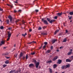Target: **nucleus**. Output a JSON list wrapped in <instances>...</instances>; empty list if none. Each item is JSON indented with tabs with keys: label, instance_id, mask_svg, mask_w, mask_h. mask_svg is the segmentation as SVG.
<instances>
[{
	"label": "nucleus",
	"instance_id": "obj_35",
	"mask_svg": "<svg viewBox=\"0 0 73 73\" xmlns=\"http://www.w3.org/2000/svg\"><path fill=\"white\" fill-rule=\"evenodd\" d=\"M0 28L1 29H4V27H3V26H1L0 27Z\"/></svg>",
	"mask_w": 73,
	"mask_h": 73
},
{
	"label": "nucleus",
	"instance_id": "obj_28",
	"mask_svg": "<svg viewBox=\"0 0 73 73\" xmlns=\"http://www.w3.org/2000/svg\"><path fill=\"white\" fill-rule=\"evenodd\" d=\"M47 20L48 21H49V22H50V19L49 18H47Z\"/></svg>",
	"mask_w": 73,
	"mask_h": 73
},
{
	"label": "nucleus",
	"instance_id": "obj_53",
	"mask_svg": "<svg viewBox=\"0 0 73 73\" xmlns=\"http://www.w3.org/2000/svg\"><path fill=\"white\" fill-rule=\"evenodd\" d=\"M9 7H10V8H12V7H13V6H12L11 5Z\"/></svg>",
	"mask_w": 73,
	"mask_h": 73
},
{
	"label": "nucleus",
	"instance_id": "obj_46",
	"mask_svg": "<svg viewBox=\"0 0 73 73\" xmlns=\"http://www.w3.org/2000/svg\"><path fill=\"white\" fill-rule=\"evenodd\" d=\"M8 29L9 30H11V29H12V28H8Z\"/></svg>",
	"mask_w": 73,
	"mask_h": 73
},
{
	"label": "nucleus",
	"instance_id": "obj_48",
	"mask_svg": "<svg viewBox=\"0 0 73 73\" xmlns=\"http://www.w3.org/2000/svg\"><path fill=\"white\" fill-rule=\"evenodd\" d=\"M14 3H18V2L17 1H16L15 2L14 1Z\"/></svg>",
	"mask_w": 73,
	"mask_h": 73
},
{
	"label": "nucleus",
	"instance_id": "obj_33",
	"mask_svg": "<svg viewBox=\"0 0 73 73\" xmlns=\"http://www.w3.org/2000/svg\"><path fill=\"white\" fill-rule=\"evenodd\" d=\"M35 54V52H33L31 53V54H32V55H34V54Z\"/></svg>",
	"mask_w": 73,
	"mask_h": 73
},
{
	"label": "nucleus",
	"instance_id": "obj_22",
	"mask_svg": "<svg viewBox=\"0 0 73 73\" xmlns=\"http://www.w3.org/2000/svg\"><path fill=\"white\" fill-rule=\"evenodd\" d=\"M70 15H73V11L70 12L69 13Z\"/></svg>",
	"mask_w": 73,
	"mask_h": 73
},
{
	"label": "nucleus",
	"instance_id": "obj_38",
	"mask_svg": "<svg viewBox=\"0 0 73 73\" xmlns=\"http://www.w3.org/2000/svg\"><path fill=\"white\" fill-rule=\"evenodd\" d=\"M44 44L45 45H47L48 44V43L46 42H44Z\"/></svg>",
	"mask_w": 73,
	"mask_h": 73
},
{
	"label": "nucleus",
	"instance_id": "obj_24",
	"mask_svg": "<svg viewBox=\"0 0 73 73\" xmlns=\"http://www.w3.org/2000/svg\"><path fill=\"white\" fill-rule=\"evenodd\" d=\"M32 42H33L34 43H36V41H33L32 42H31L30 43H28V44H32Z\"/></svg>",
	"mask_w": 73,
	"mask_h": 73
},
{
	"label": "nucleus",
	"instance_id": "obj_42",
	"mask_svg": "<svg viewBox=\"0 0 73 73\" xmlns=\"http://www.w3.org/2000/svg\"><path fill=\"white\" fill-rule=\"evenodd\" d=\"M32 29H30L29 30L30 32H32Z\"/></svg>",
	"mask_w": 73,
	"mask_h": 73
},
{
	"label": "nucleus",
	"instance_id": "obj_25",
	"mask_svg": "<svg viewBox=\"0 0 73 73\" xmlns=\"http://www.w3.org/2000/svg\"><path fill=\"white\" fill-rule=\"evenodd\" d=\"M58 31H59V30H57L56 31H55L54 33V35H56V33H57V32H58Z\"/></svg>",
	"mask_w": 73,
	"mask_h": 73
},
{
	"label": "nucleus",
	"instance_id": "obj_49",
	"mask_svg": "<svg viewBox=\"0 0 73 73\" xmlns=\"http://www.w3.org/2000/svg\"><path fill=\"white\" fill-rule=\"evenodd\" d=\"M50 48H51V49H52V50L53 49V46H51V47Z\"/></svg>",
	"mask_w": 73,
	"mask_h": 73
},
{
	"label": "nucleus",
	"instance_id": "obj_1",
	"mask_svg": "<svg viewBox=\"0 0 73 73\" xmlns=\"http://www.w3.org/2000/svg\"><path fill=\"white\" fill-rule=\"evenodd\" d=\"M33 62H34L35 64H36V68H38V65H39L40 64V62H37L36 63V61L35 60V59H33Z\"/></svg>",
	"mask_w": 73,
	"mask_h": 73
},
{
	"label": "nucleus",
	"instance_id": "obj_45",
	"mask_svg": "<svg viewBox=\"0 0 73 73\" xmlns=\"http://www.w3.org/2000/svg\"><path fill=\"white\" fill-rule=\"evenodd\" d=\"M64 48V47L62 46H61L60 47V49H62V48Z\"/></svg>",
	"mask_w": 73,
	"mask_h": 73
},
{
	"label": "nucleus",
	"instance_id": "obj_40",
	"mask_svg": "<svg viewBox=\"0 0 73 73\" xmlns=\"http://www.w3.org/2000/svg\"><path fill=\"white\" fill-rule=\"evenodd\" d=\"M35 11L36 12H38V10H35Z\"/></svg>",
	"mask_w": 73,
	"mask_h": 73
},
{
	"label": "nucleus",
	"instance_id": "obj_54",
	"mask_svg": "<svg viewBox=\"0 0 73 73\" xmlns=\"http://www.w3.org/2000/svg\"><path fill=\"white\" fill-rule=\"evenodd\" d=\"M18 73V71H16L14 73Z\"/></svg>",
	"mask_w": 73,
	"mask_h": 73
},
{
	"label": "nucleus",
	"instance_id": "obj_17",
	"mask_svg": "<svg viewBox=\"0 0 73 73\" xmlns=\"http://www.w3.org/2000/svg\"><path fill=\"white\" fill-rule=\"evenodd\" d=\"M34 66V64H31L29 65L30 67H32V66Z\"/></svg>",
	"mask_w": 73,
	"mask_h": 73
},
{
	"label": "nucleus",
	"instance_id": "obj_12",
	"mask_svg": "<svg viewBox=\"0 0 73 73\" xmlns=\"http://www.w3.org/2000/svg\"><path fill=\"white\" fill-rule=\"evenodd\" d=\"M54 21H55V20L54 19L50 21L49 23H53L54 22Z\"/></svg>",
	"mask_w": 73,
	"mask_h": 73
},
{
	"label": "nucleus",
	"instance_id": "obj_4",
	"mask_svg": "<svg viewBox=\"0 0 73 73\" xmlns=\"http://www.w3.org/2000/svg\"><path fill=\"white\" fill-rule=\"evenodd\" d=\"M42 22H43V23L45 24H46L47 25H48V22H47V21L45 20L44 19H42Z\"/></svg>",
	"mask_w": 73,
	"mask_h": 73
},
{
	"label": "nucleus",
	"instance_id": "obj_41",
	"mask_svg": "<svg viewBox=\"0 0 73 73\" xmlns=\"http://www.w3.org/2000/svg\"><path fill=\"white\" fill-rule=\"evenodd\" d=\"M0 11H3V9H1V8L0 7Z\"/></svg>",
	"mask_w": 73,
	"mask_h": 73
},
{
	"label": "nucleus",
	"instance_id": "obj_36",
	"mask_svg": "<svg viewBox=\"0 0 73 73\" xmlns=\"http://www.w3.org/2000/svg\"><path fill=\"white\" fill-rule=\"evenodd\" d=\"M19 21V19L17 20L16 21L15 23H17V22H18V21Z\"/></svg>",
	"mask_w": 73,
	"mask_h": 73
},
{
	"label": "nucleus",
	"instance_id": "obj_37",
	"mask_svg": "<svg viewBox=\"0 0 73 73\" xmlns=\"http://www.w3.org/2000/svg\"><path fill=\"white\" fill-rule=\"evenodd\" d=\"M54 19H57V16H56L54 17Z\"/></svg>",
	"mask_w": 73,
	"mask_h": 73
},
{
	"label": "nucleus",
	"instance_id": "obj_11",
	"mask_svg": "<svg viewBox=\"0 0 73 73\" xmlns=\"http://www.w3.org/2000/svg\"><path fill=\"white\" fill-rule=\"evenodd\" d=\"M70 65L69 64H68L66 65L65 66L66 68H69L70 67Z\"/></svg>",
	"mask_w": 73,
	"mask_h": 73
},
{
	"label": "nucleus",
	"instance_id": "obj_63",
	"mask_svg": "<svg viewBox=\"0 0 73 73\" xmlns=\"http://www.w3.org/2000/svg\"><path fill=\"white\" fill-rule=\"evenodd\" d=\"M0 21H1V23H2V22H1V19H0Z\"/></svg>",
	"mask_w": 73,
	"mask_h": 73
},
{
	"label": "nucleus",
	"instance_id": "obj_30",
	"mask_svg": "<svg viewBox=\"0 0 73 73\" xmlns=\"http://www.w3.org/2000/svg\"><path fill=\"white\" fill-rule=\"evenodd\" d=\"M41 29H42V28L41 27H39L38 28V30H41Z\"/></svg>",
	"mask_w": 73,
	"mask_h": 73
},
{
	"label": "nucleus",
	"instance_id": "obj_15",
	"mask_svg": "<svg viewBox=\"0 0 73 73\" xmlns=\"http://www.w3.org/2000/svg\"><path fill=\"white\" fill-rule=\"evenodd\" d=\"M56 41H57L56 39H54L52 41V42L53 44H54Z\"/></svg>",
	"mask_w": 73,
	"mask_h": 73
},
{
	"label": "nucleus",
	"instance_id": "obj_39",
	"mask_svg": "<svg viewBox=\"0 0 73 73\" xmlns=\"http://www.w3.org/2000/svg\"><path fill=\"white\" fill-rule=\"evenodd\" d=\"M5 57L6 58H7V59H8V58H10V57H7V56H5Z\"/></svg>",
	"mask_w": 73,
	"mask_h": 73
},
{
	"label": "nucleus",
	"instance_id": "obj_56",
	"mask_svg": "<svg viewBox=\"0 0 73 73\" xmlns=\"http://www.w3.org/2000/svg\"><path fill=\"white\" fill-rule=\"evenodd\" d=\"M15 57H17V55H15Z\"/></svg>",
	"mask_w": 73,
	"mask_h": 73
},
{
	"label": "nucleus",
	"instance_id": "obj_29",
	"mask_svg": "<svg viewBox=\"0 0 73 73\" xmlns=\"http://www.w3.org/2000/svg\"><path fill=\"white\" fill-rule=\"evenodd\" d=\"M62 69H64L65 68V66H62L61 67Z\"/></svg>",
	"mask_w": 73,
	"mask_h": 73
},
{
	"label": "nucleus",
	"instance_id": "obj_18",
	"mask_svg": "<svg viewBox=\"0 0 73 73\" xmlns=\"http://www.w3.org/2000/svg\"><path fill=\"white\" fill-rule=\"evenodd\" d=\"M5 63L6 64H9V61L8 60H7L5 62Z\"/></svg>",
	"mask_w": 73,
	"mask_h": 73
},
{
	"label": "nucleus",
	"instance_id": "obj_47",
	"mask_svg": "<svg viewBox=\"0 0 73 73\" xmlns=\"http://www.w3.org/2000/svg\"><path fill=\"white\" fill-rule=\"evenodd\" d=\"M68 30H66V33H68Z\"/></svg>",
	"mask_w": 73,
	"mask_h": 73
},
{
	"label": "nucleus",
	"instance_id": "obj_27",
	"mask_svg": "<svg viewBox=\"0 0 73 73\" xmlns=\"http://www.w3.org/2000/svg\"><path fill=\"white\" fill-rule=\"evenodd\" d=\"M27 35V33H25V34H22V35L24 36V37H25V36Z\"/></svg>",
	"mask_w": 73,
	"mask_h": 73
},
{
	"label": "nucleus",
	"instance_id": "obj_52",
	"mask_svg": "<svg viewBox=\"0 0 73 73\" xmlns=\"http://www.w3.org/2000/svg\"><path fill=\"white\" fill-rule=\"evenodd\" d=\"M17 12V11H16V10H15L14 11V13H16V12Z\"/></svg>",
	"mask_w": 73,
	"mask_h": 73
},
{
	"label": "nucleus",
	"instance_id": "obj_2",
	"mask_svg": "<svg viewBox=\"0 0 73 73\" xmlns=\"http://www.w3.org/2000/svg\"><path fill=\"white\" fill-rule=\"evenodd\" d=\"M10 32H8L7 33L8 34V38L7 39V41H9V40L10 39V37H11V35H12V33H10Z\"/></svg>",
	"mask_w": 73,
	"mask_h": 73
},
{
	"label": "nucleus",
	"instance_id": "obj_50",
	"mask_svg": "<svg viewBox=\"0 0 73 73\" xmlns=\"http://www.w3.org/2000/svg\"><path fill=\"white\" fill-rule=\"evenodd\" d=\"M7 5H8V6H9V7H10V5L9 4H7Z\"/></svg>",
	"mask_w": 73,
	"mask_h": 73
},
{
	"label": "nucleus",
	"instance_id": "obj_10",
	"mask_svg": "<svg viewBox=\"0 0 73 73\" xmlns=\"http://www.w3.org/2000/svg\"><path fill=\"white\" fill-rule=\"evenodd\" d=\"M62 13H57V15H58V16H59L60 17V16H61V15H62Z\"/></svg>",
	"mask_w": 73,
	"mask_h": 73
},
{
	"label": "nucleus",
	"instance_id": "obj_23",
	"mask_svg": "<svg viewBox=\"0 0 73 73\" xmlns=\"http://www.w3.org/2000/svg\"><path fill=\"white\" fill-rule=\"evenodd\" d=\"M7 66V65L6 64H3V68H5V67H6Z\"/></svg>",
	"mask_w": 73,
	"mask_h": 73
},
{
	"label": "nucleus",
	"instance_id": "obj_31",
	"mask_svg": "<svg viewBox=\"0 0 73 73\" xmlns=\"http://www.w3.org/2000/svg\"><path fill=\"white\" fill-rule=\"evenodd\" d=\"M50 50H47V53H50Z\"/></svg>",
	"mask_w": 73,
	"mask_h": 73
},
{
	"label": "nucleus",
	"instance_id": "obj_3",
	"mask_svg": "<svg viewBox=\"0 0 73 73\" xmlns=\"http://www.w3.org/2000/svg\"><path fill=\"white\" fill-rule=\"evenodd\" d=\"M5 41L4 40H2L0 43V46H1L2 45H4Z\"/></svg>",
	"mask_w": 73,
	"mask_h": 73
},
{
	"label": "nucleus",
	"instance_id": "obj_59",
	"mask_svg": "<svg viewBox=\"0 0 73 73\" xmlns=\"http://www.w3.org/2000/svg\"><path fill=\"white\" fill-rule=\"evenodd\" d=\"M56 51H57V52H59V50H57Z\"/></svg>",
	"mask_w": 73,
	"mask_h": 73
},
{
	"label": "nucleus",
	"instance_id": "obj_20",
	"mask_svg": "<svg viewBox=\"0 0 73 73\" xmlns=\"http://www.w3.org/2000/svg\"><path fill=\"white\" fill-rule=\"evenodd\" d=\"M15 72V70H11L10 72V73H13V72Z\"/></svg>",
	"mask_w": 73,
	"mask_h": 73
},
{
	"label": "nucleus",
	"instance_id": "obj_43",
	"mask_svg": "<svg viewBox=\"0 0 73 73\" xmlns=\"http://www.w3.org/2000/svg\"><path fill=\"white\" fill-rule=\"evenodd\" d=\"M46 48V45H45L43 47V48L45 49Z\"/></svg>",
	"mask_w": 73,
	"mask_h": 73
},
{
	"label": "nucleus",
	"instance_id": "obj_5",
	"mask_svg": "<svg viewBox=\"0 0 73 73\" xmlns=\"http://www.w3.org/2000/svg\"><path fill=\"white\" fill-rule=\"evenodd\" d=\"M72 49H70V52L67 53V55L68 56H69V55H70L71 54V53H72Z\"/></svg>",
	"mask_w": 73,
	"mask_h": 73
},
{
	"label": "nucleus",
	"instance_id": "obj_6",
	"mask_svg": "<svg viewBox=\"0 0 73 73\" xmlns=\"http://www.w3.org/2000/svg\"><path fill=\"white\" fill-rule=\"evenodd\" d=\"M9 19H10V22H12V17L11 16H9L8 17Z\"/></svg>",
	"mask_w": 73,
	"mask_h": 73
},
{
	"label": "nucleus",
	"instance_id": "obj_13",
	"mask_svg": "<svg viewBox=\"0 0 73 73\" xmlns=\"http://www.w3.org/2000/svg\"><path fill=\"white\" fill-rule=\"evenodd\" d=\"M47 63H52V61L51 60H48L46 62Z\"/></svg>",
	"mask_w": 73,
	"mask_h": 73
},
{
	"label": "nucleus",
	"instance_id": "obj_9",
	"mask_svg": "<svg viewBox=\"0 0 73 73\" xmlns=\"http://www.w3.org/2000/svg\"><path fill=\"white\" fill-rule=\"evenodd\" d=\"M72 60H70L69 59H67L66 60V62H71V61Z\"/></svg>",
	"mask_w": 73,
	"mask_h": 73
},
{
	"label": "nucleus",
	"instance_id": "obj_14",
	"mask_svg": "<svg viewBox=\"0 0 73 73\" xmlns=\"http://www.w3.org/2000/svg\"><path fill=\"white\" fill-rule=\"evenodd\" d=\"M49 71H50V73H52V72H53V71L52 70V69L49 68Z\"/></svg>",
	"mask_w": 73,
	"mask_h": 73
},
{
	"label": "nucleus",
	"instance_id": "obj_57",
	"mask_svg": "<svg viewBox=\"0 0 73 73\" xmlns=\"http://www.w3.org/2000/svg\"><path fill=\"white\" fill-rule=\"evenodd\" d=\"M71 58H72V59H73V56H71Z\"/></svg>",
	"mask_w": 73,
	"mask_h": 73
},
{
	"label": "nucleus",
	"instance_id": "obj_26",
	"mask_svg": "<svg viewBox=\"0 0 73 73\" xmlns=\"http://www.w3.org/2000/svg\"><path fill=\"white\" fill-rule=\"evenodd\" d=\"M6 23H7V24H9V20H7L6 21Z\"/></svg>",
	"mask_w": 73,
	"mask_h": 73
},
{
	"label": "nucleus",
	"instance_id": "obj_55",
	"mask_svg": "<svg viewBox=\"0 0 73 73\" xmlns=\"http://www.w3.org/2000/svg\"><path fill=\"white\" fill-rule=\"evenodd\" d=\"M18 11H19V12H21V10H19Z\"/></svg>",
	"mask_w": 73,
	"mask_h": 73
},
{
	"label": "nucleus",
	"instance_id": "obj_58",
	"mask_svg": "<svg viewBox=\"0 0 73 73\" xmlns=\"http://www.w3.org/2000/svg\"><path fill=\"white\" fill-rule=\"evenodd\" d=\"M22 23H25V22H24V21H23V22H22Z\"/></svg>",
	"mask_w": 73,
	"mask_h": 73
},
{
	"label": "nucleus",
	"instance_id": "obj_8",
	"mask_svg": "<svg viewBox=\"0 0 73 73\" xmlns=\"http://www.w3.org/2000/svg\"><path fill=\"white\" fill-rule=\"evenodd\" d=\"M57 65L56 64H54L53 65V68L54 69H56V68H57Z\"/></svg>",
	"mask_w": 73,
	"mask_h": 73
},
{
	"label": "nucleus",
	"instance_id": "obj_62",
	"mask_svg": "<svg viewBox=\"0 0 73 73\" xmlns=\"http://www.w3.org/2000/svg\"><path fill=\"white\" fill-rule=\"evenodd\" d=\"M16 1H18L19 0H15Z\"/></svg>",
	"mask_w": 73,
	"mask_h": 73
},
{
	"label": "nucleus",
	"instance_id": "obj_21",
	"mask_svg": "<svg viewBox=\"0 0 73 73\" xmlns=\"http://www.w3.org/2000/svg\"><path fill=\"white\" fill-rule=\"evenodd\" d=\"M67 39L65 38L64 39V40L62 41V42H66L67 41Z\"/></svg>",
	"mask_w": 73,
	"mask_h": 73
},
{
	"label": "nucleus",
	"instance_id": "obj_16",
	"mask_svg": "<svg viewBox=\"0 0 73 73\" xmlns=\"http://www.w3.org/2000/svg\"><path fill=\"white\" fill-rule=\"evenodd\" d=\"M62 61L61 60H58V63L59 64H60L61 63Z\"/></svg>",
	"mask_w": 73,
	"mask_h": 73
},
{
	"label": "nucleus",
	"instance_id": "obj_61",
	"mask_svg": "<svg viewBox=\"0 0 73 73\" xmlns=\"http://www.w3.org/2000/svg\"><path fill=\"white\" fill-rule=\"evenodd\" d=\"M41 46L40 47V48H39V49H41Z\"/></svg>",
	"mask_w": 73,
	"mask_h": 73
},
{
	"label": "nucleus",
	"instance_id": "obj_34",
	"mask_svg": "<svg viewBox=\"0 0 73 73\" xmlns=\"http://www.w3.org/2000/svg\"><path fill=\"white\" fill-rule=\"evenodd\" d=\"M20 56L21 57V56H23V53H22V52H21L20 54Z\"/></svg>",
	"mask_w": 73,
	"mask_h": 73
},
{
	"label": "nucleus",
	"instance_id": "obj_44",
	"mask_svg": "<svg viewBox=\"0 0 73 73\" xmlns=\"http://www.w3.org/2000/svg\"><path fill=\"white\" fill-rule=\"evenodd\" d=\"M72 16H71L70 17H69V20H70L72 19Z\"/></svg>",
	"mask_w": 73,
	"mask_h": 73
},
{
	"label": "nucleus",
	"instance_id": "obj_32",
	"mask_svg": "<svg viewBox=\"0 0 73 73\" xmlns=\"http://www.w3.org/2000/svg\"><path fill=\"white\" fill-rule=\"evenodd\" d=\"M28 56L27 55H26V60H27V59H28Z\"/></svg>",
	"mask_w": 73,
	"mask_h": 73
},
{
	"label": "nucleus",
	"instance_id": "obj_64",
	"mask_svg": "<svg viewBox=\"0 0 73 73\" xmlns=\"http://www.w3.org/2000/svg\"><path fill=\"white\" fill-rule=\"evenodd\" d=\"M45 28V27H43V29H44V28Z\"/></svg>",
	"mask_w": 73,
	"mask_h": 73
},
{
	"label": "nucleus",
	"instance_id": "obj_51",
	"mask_svg": "<svg viewBox=\"0 0 73 73\" xmlns=\"http://www.w3.org/2000/svg\"><path fill=\"white\" fill-rule=\"evenodd\" d=\"M23 60H24V59H25V57L23 56Z\"/></svg>",
	"mask_w": 73,
	"mask_h": 73
},
{
	"label": "nucleus",
	"instance_id": "obj_7",
	"mask_svg": "<svg viewBox=\"0 0 73 73\" xmlns=\"http://www.w3.org/2000/svg\"><path fill=\"white\" fill-rule=\"evenodd\" d=\"M58 58V56H56L53 59V61H55L57 60Z\"/></svg>",
	"mask_w": 73,
	"mask_h": 73
},
{
	"label": "nucleus",
	"instance_id": "obj_19",
	"mask_svg": "<svg viewBox=\"0 0 73 73\" xmlns=\"http://www.w3.org/2000/svg\"><path fill=\"white\" fill-rule=\"evenodd\" d=\"M41 35H47V33H41Z\"/></svg>",
	"mask_w": 73,
	"mask_h": 73
},
{
	"label": "nucleus",
	"instance_id": "obj_60",
	"mask_svg": "<svg viewBox=\"0 0 73 73\" xmlns=\"http://www.w3.org/2000/svg\"><path fill=\"white\" fill-rule=\"evenodd\" d=\"M15 46H16V44H14V47H15Z\"/></svg>",
	"mask_w": 73,
	"mask_h": 73
}]
</instances>
